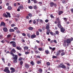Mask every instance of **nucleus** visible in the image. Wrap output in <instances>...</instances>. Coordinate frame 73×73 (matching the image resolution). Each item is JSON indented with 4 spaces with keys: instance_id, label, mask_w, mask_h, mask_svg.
Returning <instances> with one entry per match:
<instances>
[{
    "instance_id": "obj_1",
    "label": "nucleus",
    "mask_w": 73,
    "mask_h": 73,
    "mask_svg": "<svg viewBox=\"0 0 73 73\" xmlns=\"http://www.w3.org/2000/svg\"><path fill=\"white\" fill-rule=\"evenodd\" d=\"M50 26V24L49 23H48L46 25V29L47 30L46 31L47 32L46 34L47 35H49V33L50 32V30L49 29V27Z\"/></svg>"
},
{
    "instance_id": "obj_2",
    "label": "nucleus",
    "mask_w": 73,
    "mask_h": 73,
    "mask_svg": "<svg viewBox=\"0 0 73 73\" xmlns=\"http://www.w3.org/2000/svg\"><path fill=\"white\" fill-rule=\"evenodd\" d=\"M72 41H73V38L72 37L71 38L67 39L66 42L67 44H70L71 42Z\"/></svg>"
},
{
    "instance_id": "obj_3",
    "label": "nucleus",
    "mask_w": 73,
    "mask_h": 73,
    "mask_svg": "<svg viewBox=\"0 0 73 73\" xmlns=\"http://www.w3.org/2000/svg\"><path fill=\"white\" fill-rule=\"evenodd\" d=\"M18 55H15V56L14 57H13L12 58L13 60H14L13 61V62L15 63H16L17 62V60L18 59Z\"/></svg>"
},
{
    "instance_id": "obj_4",
    "label": "nucleus",
    "mask_w": 73,
    "mask_h": 73,
    "mask_svg": "<svg viewBox=\"0 0 73 73\" xmlns=\"http://www.w3.org/2000/svg\"><path fill=\"white\" fill-rule=\"evenodd\" d=\"M50 5L51 7H53V6L55 7H57V4L56 3H54V2H50Z\"/></svg>"
},
{
    "instance_id": "obj_5",
    "label": "nucleus",
    "mask_w": 73,
    "mask_h": 73,
    "mask_svg": "<svg viewBox=\"0 0 73 73\" xmlns=\"http://www.w3.org/2000/svg\"><path fill=\"white\" fill-rule=\"evenodd\" d=\"M5 69L3 70V71L5 72H6V73H11V72L9 71V70L8 69L9 68L8 67H6L5 68Z\"/></svg>"
},
{
    "instance_id": "obj_6",
    "label": "nucleus",
    "mask_w": 73,
    "mask_h": 73,
    "mask_svg": "<svg viewBox=\"0 0 73 73\" xmlns=\"http://www.w3.org/2000/svg\"><path fill=\"white\" fill-rule=\"evenodd\" d=\"M57 68H62L63 69H66V66L64 65H62V66H61L60 65H58L57 67Z\"/></svg>"
},
{
    "instance_id": "obj_7",
    "label": "nucleus",
    "mask_w": 73,
    "mask_h": 73,
    "mask_svg": "<svg viewBox=\"0 0 73 73\" xmlns=\"http://www.w3.org/2000/svg\"><path fill=\"white\" fill-rule=\"evenodd\" d=\"M10 44H12V46L13 47H16V42L15 41H12L10 42Z\"/></svg>"
},
{
    "instance_id": "obj_8",
    "label": "nucleus",
    "mask_w": 73,
    "mask_h": 73,
    "mask_svg": "<svg viewBox=\"0 0 73 73\" xmlns=\"http://www.w3.org/2000/svg\"><path fill=\"white\" fill-rule=\"evenodd\" d=\"M25 67L26 69H29V66H30V65L28 63H25Z\"/></svg>"
},
{
    "instance_id": "obj_9",
    "label": "nucleus",
    "mask_w": 73,
    "mask_h": 73,
    "mask_svg": "<svg viewBox=\"0 0 73 73\" xmlns=\"http://www.w3.org/2000/svg\"><path fill=\"white\" fill-rule=\"evenodd\" d=\"M10 70H11V73H14L15 72V68L13 67L10 68Z\"/></svg>"
},
{
    "instance_id": "obj_10",
    "label": "nucleus",
    "mask_w": 73,
    "mask_h": 73,
    "mask_svg": "<svg viewBox=\"0 0 73 73\" xmlns=\"http://www.w3.org/2000/svg\"><path fill=\"white\" fill-rule=\"evenodd\" d=\"M60 53L61 51L58 50V51H57V52L55 54V56H59V55H60Z\"/></svg>"
},
{
    "instance_id": "obj_11",
    "label": "nucleus",
    "mask_w": 73,
    "mask_h": 73,
    "mask_svg": "<svg viewBox=\"0 0 73 73\" xmlns=\"http://www.w3.org/2000/svg\"><path fill=\"white\" fill-rule=\"evenodd\" d=\"M60 31L62 33H64L65 31V29L64 28V27H62L60 29Z\"/></svg>"
},
{
    "instance_id": "obj_12",
    "label": "nucleus",
    "mask_w": 73,
    "mask_h": 73,
    "mask_svg": "<svg viewBox=\"0 0 73 73\" xmlns=\"http://www.w3.org/2000/svg\"><path fill=\"white\" fill-rule=\"evenodd\" d=\"M5 23L3 22H2L1 23L0 26L1 27L2 26H5Z\"/></svg>"
},
{
    "instance_id": "obj_13",
    "label": "nucleus",
    "mask_w": 73,
    "mask_h": 73,
    "mask_svg": "<svg viewBox=\"0 0 73 73\" xmlns=\"http://www.w3.org/2000/svg\"><path fill=\"white\" fill-rule=\"evenodd\" d=\"M18 8L21 10H23V9H24V6L23 5H20L18 7Z\"/></svg>"
},
{
    "instance_id": "obj_14",
    "label": "nucleus",
    "mask_w": 73,
    "mask_h": 73,
    "mask_svg": "<svg viewBox=\"0 0 73 73\" xmlns=\"http://www.w3.org/2000/svg\"><path fill=\"white\" fill-rule=\"evenodd\" d=\"M36 37V35H31V38L32 39H33L34 38H35Z\"/></svg>"
},
{
    "instance_id": "obj_15",
    "label": "nucleus",
    "mask_w": 73,
    "mask_h": 73,
    "mask_svg": "<svg viewBox=\"0 0 73 73\" xmlns=\"http://www.w3.org/2000/svg\"><path fill=\"white\" fill-rule=\"evenodd\" d=\"M10 54L13 57H15V54L13 53V52H12V51L10 52Z\"/></svg>"
},
{
    "instance_id": "obj_16",
    "label": "nucleus",
    "mask_w": 73,
    "mask_h": 73,
    "mask_svg": "<svg viewBox=\"0 0 73 73\" xmlns=\"http://www.w3.org/2000/svg\"><path fill=\"white\" fill-rule=\"evenodd\" d=\"M4 32H8V29L6 27H5L3 29Z\"/></svg>"
},
{
    "instance_id": "obj_17",
    "label": "nucleus",
    "mask_w": 73,
    "mask_h": 73,
    "mask_svg": "<svg viewBox=\"0 0 73 73\" xmlns=\"http://www.w3.org/2000/svg\"><path fill=\"white\" fill-rule=\"evenodd\" d=\"M19 64L21 67H22V66H23V61H21L19 62Z\"/></svg>"
},
{
    "instance_id": "obj_18",
    "label": "nucleus",
    "mask_w": 73,
    "mask_h": 73,
    "mask_svg": "<svg viewBox=\"0 0 73 73\" xmlns=\"http://www.w3.org/2000/svg\"><path fill=\"white\" fill-rule=\"evenodd\" d=\"M6 13L9 18L11 17V14H10V13L8 12H6Z\"/></svg>"
},
{
    "instance_id": "obj_19",
    "label": "nucleus",
    "mask_w": 73,
    "mask_h": 73,
    "mask_svg": "<svg viewBox=\"0 0 73 73\" xmlns=\"http://www.w3.org/2000/svg\"><path fill=\"white\" fill-rule=\"evenodd\" d=\"M3 17H6V18H8V15H7L5 13H3Z\"/></svg>"
},
{
    "instance_id": "obj_20",
    "label": "nucleus",
    "mask_w": 73,
    "mask_h": 73,
    "mask_svg": "<svg viewBox=\"0 0 73 73\" xmlns=\"http://www.w3.org/2000/svg\"><path fill=\"white\" fill-rule=\"evenodd\" d=\"M36 63L37 64H41V60H40L36 61Z\"/></svg>"
},
{
    "instance_id": "obj_21",
    "label": "nucleus",
    "mask_w": 73,
    "mask_h": 73,
    "mask_svg": "<svg viewBox=\"0 0 73 73\" xmlns=\"http://www.w3.org/2000/svg\"><path fill=\"white\" fill-rule=\"evenodd\" d=\"M10 52H12V53H16V50L14 48H13L12 50Z\"/></svg>"
},
{
    "instance_id": "obj_22",
    "label": "nucleus",
    "mask_w": 73,
    "mask_h": 73,
    "mask_svg": "<svg viewBox=\"0 0 73 73\" xmlns=\"http://www.w3.org/2000/svg\"><path fill=\"white\" fill-rule=\"evenodd\" d=\"M45 53L46 54H48L49 53V52L48 50H45Z\"/></svg>"
},
{
    "instance_id": "obj_23",
    "label": "nucleus",
    "mask_w": 73,
    "mask_h": 73,
    "mask_svg": "<svg viewBox=\"0 0 73 73\" xmlns=\"http://www.w3.org/2000/svg\"><path fill=\"white\" fill-rule=\"evenodd\" d=\"M9 32H15V30L13 29H10L9 30Z\"/></svg>"
},
{
    "instance_id": "obj_24",
    "label": "nucleus",
    "mask_w": 73,
    "mask_h": 73,
    "mask_svg": "<svg viewBox=\"0 0 73 73\" xmlns=\"http://www.w3.org/2000/svg\"><path fill=\"white\" fill-rule=\"evenodd\" d=\"M21 16V15L20 14H18L17 15L15 16L16 17H17V18H19V17H20Z\"/></svg>"
},
{
    "instance_id": "obj_25",
    "label": "nucleus",
    "mask_w": 73,
    "mask_h": 73,
    "mask_svg": "<svg viewBox=\"0 0 73 73\" xmlns=\"http://www.w3.org/2000/svg\"><path fill=\"white\" fill-rule=\"evenodd\" d=\"M58 27L59 28V29H60L61 28H62V26L60 24H59L58 25Z\"/></svg>"
},
{
    "instance_id": "obj_26",
    "label": "nucleus",
    "mask_w": 73,
    "mask_h": 73,
    "mask_svg": "<svg viewBox=\"0 0 73 73\" xmlns=\"http://www.w3.org/2000/svg\"><path fill=\"white\" fill-rule=\"evenodd\" d=\"M30 63L32 66H33V65H35V62H33V61H32Z\"/></svg>"
},
{
    "instance_id": "obj_27",
    "label": "nucleus",
    "mask_w": 73,
    "mask_h": 73,
    "mask_svg": "<svg viewBox=\"0 0 73 73\" xmlns=\"http://www.w3.org/2000/svg\"><path fill=\"white\" fill-rule=\"evenodd\" d=\"M63 11H60L58 12V15H61L62 13H63Z\"/></svg>"
},
{
    "instance_id": "obj_28",
    "label": "nucleus",
    "mask_w": 73,
    "mask_h": 73,
    "mask_svg": "<svg viewBox=\"0 0 73 73\" xmlns=\"http://www.w3.org/2000/svg\"><path fill=\"white\" fill-rule=\"evenodd\" d=\"M39 72L40 73H42V69L41 68H40L39 69Z\"/></svg>"
},
{
    "instance_id": "obj_29",
    "label": "nucleus",
    "mask_w": 73,
    "mask_h": 73,
    "mask_svg": "<svg viewBox=\"0 0 73 73\" xmlns=\"http://www.w3.org/2000/svg\"><path fill=\"white\" fill-rule=\"evenodd\" d=\"M29 29L31 31H32V30H33V28L32 27H30L29 28Z\"/></svg>"
},
{
    "instance_id": "obj_30",
    "label": "nucleus",
    "mask_w": 73,
    "mask_h": 73,
    "mask_svg": "<svg viewBox=\"0 0 73 73\" xmlns=\"http://www.w3.org/2000/svg\"><path fill=\"white\" fill-rule=\"evenodd\" d=\"M16 48L17 49V50H21V47H17Z\"/></svg>"
},
{
    "instance_id": "obj_31",
    "label": "nucleus",
    "mask_w": 73,
    "mask_h": 73,
    "mask_svg": "<svg viewBox=\"0 0 73 73\" xmlns=\"http://www.w3.org/2000/svg\"><path fill=\"white\" fill-rule=\"evenodd\" d=\"M24 49L25 50H27L28 49V47L27 46H25L24 47Z\"/></svg>"
},
{
    "instance_id": "obj_32",
    "label": "nucleus",
    "mask_w": 73,
    "mask_h": 73,
    "mask_svg": "<svg viewBox=\"0 0 73 73\" xmlns=\"http://www.w3.org/2000/svg\"><path fill=\"white\" fill-rule=\"evenodd\" d=\"M8 9L9 10H11L12 9V7L10 6H9L8 7Z\"/></svg>"
},
{
    "instance_id": "obj_33",
    "label": "nucleus",
    "mask_w": 73,
    "mask_h": 73,
    "mask_svg": "<svg viewBox=\"0 0 73 73\" xmlns=\"http://www.w3.org/2000/svg\"><path fill=\"white\" fill-rule=\"evenodd\" d=\"M30 54V52L28 51H27L25 52V54L26 55H27V54Z\"/></svg>"
},
{
    "instance_id": "obj_34",
    "label": "nucleus",
    "mask_w": 73,
    "mask_h": 73,
    "mask_svg": "<svg viewBox=\"0 0 73 73\" xmlns=\"http://www.w3.org/2000/svg\"><path fill=\"white\" fill-rule=\"evenodd\" d=\"M65 52H62L61 53V55L62 56H64V55H65Z\"/></svg>"
},
{
    "instance_id": "obj_35",
    "label": "nucleus",
    "mask_w": 73,
    "mask_h": 73,
    "mask_svg": "<svg viewBox=\"0 0 73 73\" xmlns=\"http://www.w3.org/2000/svg\"><path fill=\"white\" fill-rule=\"evenodd\" d=\"M36 36H38L39 35V32L38 31H37L36 32Z\"/></svg>"
},
{
    "instance_id": "obj_36",
    "label": "nucleus",
    "mask_w": 73,
    "mask_h": 73,
    "mask_svg": "<svg viewBox=\"0 0 73 73\" xmlns=\"http://www.w3.org/2000/svg\"><path fill=\"white\" fill-rule=\"evenodd\" d=\"M28 16H29V17H32L33 15L32 13H30L28 14Z\"/></svg>"
},
{
    "instance_id": "obj_37",
    "label": "nucleus",
    "mask_w": 73,
    "mask_h": 73,
    "mask_svg": "<svg viewBox=\"0 0 73 73\" xmlns=\"http://www.w3.org/2000/svg\"><path fill=\"white\" fill-rule=\"evenodd\" d=\"M35 52L36 54H37V53H40V52H39V51L37 50H35Z\"/></svg>"
},
{
    "instance_id": "obj_38",
    "label": "nucleus",
    "mask_w": 73,
    "mask_h": 73,
    "mask_svg": "<svg viewBox=\"0 0 73 73\" xmlns=\"http://www.w3.org/2000/svg\"><path fill=\"white\" fill-rule=\"evenodd\" d=\"M34 8L35 9H37V7L36 5H35L34 6Z\"/></svg>"
},
{
    "instance_id": "obj_39",
    "label": "nucleus",
    "mask_w": 73,
    "mask_h": 73,
    "mask_svg": "<svg viewBox=\"0 0 73 73\" xmlns=\"http://www.w3.org/2000/svg\"><path fill=\"white\" fill-rule=\"evenodd\" d=\"M38 30V31H39L40 32H41V33H42V29H39Z\"/></svg>"
},
{
    "instance_id": "obj_40",
    "label": "nucleus",
    "mask_w": 73,
    "mask_h": 73,
    "mask_svg": "<svg viewBox=\"0 0 73 73\" xmlns=\"http://www.w3.org/2000/svg\"><path fill=\"white\" fill-rule=\"evenodd\" d=\"M46 65L48 66H49L50 65V63L49 62H48L46 63Z\"/></svg>"
},
{
    "instance_id": "obj_41",
    "label": "nucleus",
    "mask_w": 73,
    "mask_h": 73,
    "mask_svg": "<svg viewBox=\"0 0 73 73\" xmlns=\"http://www.w3.org/2000/svg\"><path fill=\"white\" fill-rule=\"evenodd\" d=\"M50 17L51 18H54V16L53 15V14H51L50 15Z\"/></svg>"
},
{
    "instance_id": "obj_42",
    "label": "nucleus",
    "mask_w": 73,
    "mask_h": 73,
    "mask_svg": "<svg viewBox=\"0 0 73 73\" xmlns=\"http://www.w3.org/2000/svg\"><path fill=\"white\" fill-rule=\"evenodd\" d=\"M63 20H64L66 22L67 21V19L66 18H64Z\"/></svg>"
},
{
    "instance_id": "obj_43",
    "label": "nucleus",
    "mask_w": 73,
    "mask_h": 73,
    "mask_svg": "<svg viewBox=\"0 0 73 73\" xmlns=\"http://www.w3.org/2000/svg\"><path fill=\"white\" fill-rule=\"evenodd\" d=\"M34 49L35 50H37V46L35 45L34 47Z\"/></svg>"
},
{
    "instance_id": "obj_44",
    "label": "nucleus",
    "mask_w": 73,
    "mask_h": 73,
    "mask_svg": "<svg viewBox=\"0 0 73 73\" xmlns=\"http://www.w3.org/2000/svg\"><path fill=\"white\" fill-rule=\"evenodd\" d=\"M34 3H35V4H36L38 3V1H37L36 0H35L34 1Z\"/></svg>"
},
{
    "instance_id": "obj_45",
    "label": "nucleus",
    "mask_w": 73,
    "mask_h": 73,
    "mask_svg": "<svg viewBox=\"0 0 73 73\" xmlns=\"http://www.w3.org/2000/svg\"><path fill=\"white\" fill-rule=\"evenodd\" d=\"M56 34V35H58V34H59V32H58V31H56L55 32Z\"/></svg>"
},
{
    "instance_id": "obj_46",
    "label": "nucleus",
    "mask_w": 73,
    "mask_h": 73,
    "mask_svg": "<svg viewBox=\"0 0 73 73\" xmlns=\"http://www.w3.org/2000/svg\"><path fill=\"white\" fill-rule=\"evenodd\" d=\"M1 59L2 60H3V62H4V63H5V59H4V58H2Z\"/></svg>"
},
{
    "instance_id": "obj_47",
    "label": "nucleus",
    "mask_w": 73,
    "mask_h": 73,
    "mask_svg": "<svg viewBox=\"0 0 73 73\" xmlns=\"http://www.w3.org/2000/svg\"><path fill=\"white\" fill-rule=\"evenodd\" d=\"M29 9H32L33 8V7L31 6H30L29 7Z\"/></svg>"
},
{
    "instance_id": "obj_48",
    "label": "nucleus",
    "mask_w": 73,
    "mask_h": 73,
    "mask_svg": "<svg viewBox=\"0 0 73 73\" xmlns=\"http://www.w3.org/2000/svg\"><path fill=\"white\" fill-rule=\"evenodd\" d=\"M38 50H40V51H41V50H42V48L41 47L39 48H38Z\"/></svg>"
},
{
    "instance_id": "obj_49",
    "label": "nucleus",
    "mask_w": 73,
    "mask_h": 73,
    "mask_svg": "<svg viewBox=\"0 0 73 73\" xmlns=\"http://www.w3.org/2000/svg\"><path fill=\"white\" fill-rule=\"evenodd\" d=\"M62 3H63V4H65V3H66L65 1L64 0L62 1Z\"/></svg>"
},
{
    "instance_id": "obj_50",
    "label": "nucleus",
    "mask_w": 73,
    "mask_h": 73,
    "mask_svg": "<svg viewBox=\"0 0 73 73\" xmlns=\"http://www.w3.org/2000/svg\"><path fill=\"white\" fill-rule=\"evenodd\" d=\"M11 36V35H7V38H9V37H10Z\"/></svg>"
},
{
    "instance_id": "obj_51",
    "label": "nucleus",
    "mask_w": 73,
    "mask_h": 73,
    "mask_svg": "<svg viewBox=\"0 0 73 73\" xmlns=\"http://www.w3.org/2000/svg\"><path fill=\"white\" fill-rule=\"evenodd\" d=\"M27 36L29 38H30L31 37V35H30V34L27 33Z\"/></svg>"
},
{
    "instance_id": "obj_52",
    "label": "nucleus",
    "mask_w": 73,
    "mask_h": 73,
    "mask_svg": "<svg viewBox=\"0 0 73 73\" xmlns=\"http://www.w3.org/2000/svg\"><path fill=\"white\" fill-rule=\"evenodd\" d=\"M16 31L17 33H20V31L19 30H17Z\"/></svg>"
},
{
    "instance_id": "obj_53",
    "label": "nucleus",
    "mask_w": 73,
    "mask_h": 73,
    "mask_svg": "<svg viewBox=\"0 0 73 73\" xmlns=\"http://www.w3.org/2000/svg\"><path fill=\"white\" fill-rule=\"evenodd\" d=\"M50 35H52V36H53V35H54L53 33L52 32H50Z\"/></svg>"
},
{
    "instance_id": "obj_54",
    "label": "nucleus",
    "mask_w": 73,
    "mask_h": 73,
    "mask_svg": "<svg viewBox=\"0 0 73 73\" xmlns=\"http://www.w3.org/2000/svg\"><path fill=\"white\" fill-rule=\"evenodd\" d=\"M52 58H57V56H52Z\"/></svg>"
},
{
    "instance_id": "obj_55",
    "label": "nucleus",
    "mask_w": 73,
    "mask_h": 73,
    "mask_svg": "<svg viewBox=\"0 0 73 73\" xmlns=\"http://www.w3.org/2000/svg\"><path fill=\"white\" fill-rule=\"evenodd\" d=\"M33 24H36V20H34V21H33Z\"/></svg>"
},
{
    "instance_id": "obj_56",
    "label": "nucleus",
    "mask_w": 73,
    "mask_h": 73,
    "mask_svg": "<svg viewBox=\"0 0 73 73\" xmlns=\"http://www.w3.org/2000/svg\"><path fill=\"white\" fill-rule=\"evenodd\" d=\"M42 29L43 31H44L45 30V27H42Z\"/></svg>"
},
{
    "instance_id": "obj_57",
    "label": "nucleus",
    "mask_w": 73,
    "mask_h": 73,
    "mask_svg": "<svg viewBox=\"0 0 73 73\" xmlns=\"http://www.w3.org/2000/svg\"><path fill=\"white\" fill-rule=\"evenodd\" d=\"M22 35L23 36H26V34H25V33H23L22 34Z\"/></svg>"
},
{
    "instance_id": "obj_58",
    "label": "nucleus",
    "mask_w": 73,
    "mask_h": 73,
    "mask_svg": "<svg viewBox=\"0 0 73 73\" xmlns=\"http://www.w3.org/2000/svg\"><path fill=\"white\" fill-rule=\"evenodd\" d=\"M66 64L67 65H68V66H70V64H69V63H66Z\"/></svg>"
},
{
    "instance_id": "obj_59",
    "label": "nucleus",
    "mask_w": 73,
    "mask_h": 73,
    "mask_svg": "<svg viewBox=\"0 0 73 73\" xmlns=\"http://www.w3.org/2000/svg\"><path fill=\"white\" fill-rule=\"evenodd\" d=\"M45 22L46 23H48L49 22V20L48 19H46L45 20Z\"/></svg>"
},
{
    "instance_id": "obj_60",
    "label": "nucleus",
    "mask_w": 73,
    "mask_h": 73,
    "mask_svg": "<svg viewBox=\"0 0 73 73\" xmlns=\"http://www.w3.org/2000/svg\"><path fill=\"white\" fill-rule=\"evenodd\" d=\"M56 20L57 21H60V19L59 18V17H58V18H56Z\"/></svg>"
},
{
    "instance_id": "obj_61",
    "label": "nucleus",
    "mask_w": 73,
    "mask_h": 73,
    "mask_svg": "<svg viewBox=\"0 0 73 73\" xmlns=\"http://www.w3.org/2000/svg\"><path fill=\"white\" fill-rule=\"evenodd\" d=\"M11 63H8V66H11Z\"/></svg>"
},
{
    "instance_id": "obj_62",
    "label": "nucleus",
    "mask_w": 73,
    "mask_h": 73,
    "mask_svg": "<svg viewBox=\"0 0 73 73\" xmlns=\"http://www.w3.org/2000/svg\"><path fill=\"white\" fill-rule=\"evenodd\" d=\"M6 6H8V5H9V3H7L6 4Z\"/></svg>"
},
{
    "instance_id": "obj_63",
    "label": "nucleus",
    "mask_w": 73,
    "mask_h": 73,
    "mask_svg": "<svg viewBox=\"0 0 73 73\" xmlns=\"http://www.w3.org/2000/svg\"><path fill=\"white\" fill-rule=\"evenodd\" d=\"M2 37H3V35H0V39L2 38Z\"/></svg>"
},
{
    "instance_id": "obj_64",
    "label": "nucleus",
    "mask_w": 73,
    "mask_h": 73,
    "mask_svg": "<svg viewBox=\"0 0 73 73\" xmlns=\"http://www.w3.org/2000/svg\"><path fill=\"white\" fill-rule=\"evenodd\" d=\"M72 13L73 14V9L72 8L70 10Z\"/></svg>"
}]
</instances>
